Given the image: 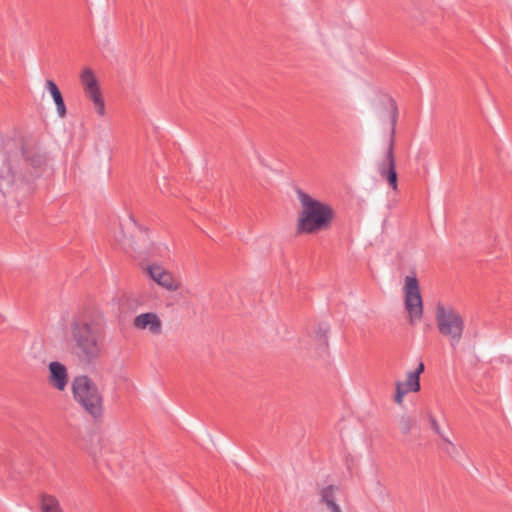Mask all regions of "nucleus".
<instances>
[{"mask_svg": "<svg viewBox=\"0 0 512 512\" xmlns=\"http://www.w3.org/2000/svg\"><path fill=\"white\" fill-rule=\"evenodd\" d=\"M297 198L300 209L296 220V232L299 235H315L330 229L335 219L332 205L301 190L297 192Z\"/></svg>", "mask_w": 512, "mask_h": 512, "instance_id": "obj_1", "label": "nucleus"}, {"mask_svg": "<svg viewBox=\"0 0 512 512\" xmlns=\"http://www.w3.org/2000/svg\"><path fill=\"white\" fill-rule=\"evenodd\" d=\"M36 180L13 157L5 159L0 167V192L6 198L31 192Z\"/></svg>", "mask_w": 512, "mask_h": 512, "instance_id": "obj_2", "label": "nucleus"}, {"mask_svg": "<svg viewBox=\"0 0 512 512\" xmlns=\"http://www.w3.org/2000/svg\"><path fill=\"white\" fill-rule=\"evenodd\" d=\"M34 178L39 179L48 167L49 158L44 142L36 136L22 139L19 154L12 156Z\"/></svg>", "mask_w": 512, "mask_h": 512, "instance_id": "obj_3", "label": "nucleus"}, {"mask_svg": "<svg viewBox=\"0 0 512 512\" xmlns=\"http://www.w3.org/2000/svg\"><path fill=\"white\" fill-rule=\"evenodd\" d=\"M379 119L386 121L390 126V138L387 146L385 159L378 164V172L385 179L393 191L398 190V176L395 168L394 145L395 128L398 118L397 106L393 101L387 103L379 112Z\"/></svg>", "mask_w": 512, "mask_h": 512, "instance_id": "obj_4", "label": "nucleus"}, {"mask_svg": "<svg viewBox=\"0 0 512 512\" xmlns=\"http://www.w3.org/2000/svg\"><path fill=\"white\" fill-rule=\"evenodd\" d=\"M101 333L98 322H73L72 336L82 362L90 364L99 356Z\"/></svg>", "mask_w": 512, "mask_h": 512, "instance_id": "obj_5", "label": "nucleus"}, {"mask_svg": "<svg viewBox=\"0 0 512 512\" xmlns=\"http://www.w3.org/2000/svg\"><path fill=\"white\" fill-rule=\"evenodd\" d=\"M72 392L75 400L94 419H99L103 414L102 396L98 387L86 375H80L72 381Z\"/></svg>", "mask_w": 512, "mask_h": 512, "instance_id": "obj_6", "label": "nucleus"}, {"mask_svg": "<svg viewBox=\"0 0 512 512\" xmlns=\"http://www.w3.org/2000/svg\"><path fill=\"white\" fill-rule=\"evenodd\" d=\"M143 274L157 286L167 292L175 293L182 288L180 278L158 261H148L141 264Z\"/></svg>", "mask_w": 512, "mask_h": 512, "instance_id": "obj_7", "label": "nucleus"}, {"mask_svg": "<svg viewBox=\"0 0 512 512\" xmlns=\"http://www.w3.org/2000/svg\"><path fill=\"white\" fill-rule=\"evenodd\" d=\"M405 310L411 320L423 317V300L419 281L415 273L406 275L403 280Z\"/></svg>", "mask_w": 512, "mask_h": 512, "instance_id": "obj_8", "label": "nucleus"}, {"mask_svg": "<svg viewBox=\"0 0 512 512\" xmlns=\"http://www.w3.org/2000/svg\"><path fill=\"white\" fill-rule=\"evenodd\" d=\"M80 80L84 93L93 103L96 113L104 116L106 113L105 103L94 72L90 68H85L80 74Z\"/></svg>", "mask_w": 512, "mask_h": 512, "instance_id": "obj_9", "label": "nucleus"}, {"mask_svg": "<svg viewBox=\"0 0 512 512\" xmlns=\"http://www.w3.org/2000/svg\"><path fill=\"white\" fill-rule=\"evenodd\" d=\"M329 330V322H314L313 326L309 329L311 337L315 342V349L320 357H323L327 351V333Z\"/></svg>", "mask_w": 512, "mask_h": 512, "instance_id": "obj_10", "label": "nucleus"}, {"mask_svg": "<svg viewBox=\"0 0 512 512\" xmlns=\"http://www.w3.org/2000/svg\"><path fill=\"white\" fill-rule=\"evenodd\" d=\"M49 373L51 383L60 391H63L68 383V373L65 365L58 361L49 363Z\"/></svg>", "mask_w": 512, "mask_h": 512, "instance_id": "obj_11", "label": "nucleus"}, {"mask_svg": "<svg viewBox=\"0 0 512 512\" xmlns=\"http://www.w3.org/2000/svg\"><path fill=\"white\" fill-rule=\"evenodd\" d=\"M438 330L443 336L449 337L454 346L459 343L464 326L463 322H438Z\"/></svg>", "mask_w": 512, "mask_h": 512, "instance_id": "obj_12", "label": "nucleus"}, {"mask_svg": "<svg viewBox=\"0 0 512 512\" xmlns=\"http://www.w3.org/2000/svg\"><path fill=\"white\" fill-rule=\"evenodd\" d=\"M437 320H461L463 315L454 306L438 302L435 306Z\"/></svg>", "mask_w": 512, "mask_h": 512, "instance_id": "obj_13", "label": "nucleus"}, {"mask_svg": "<svg viewBox=\"0 0 512 512\" xmlns=\"http://www.w3.org/2000/svg\"><path fill=\"white\" fill-rule=\"evenodd\" d=\"M46 88L54 100L58 116L64 118L66 115V106L59 88L52 80L46 81Z\"/></svg>", "mask_w": 512, "mask_h": 512, "instance_id": "obj_14", "label": "nucleus"}, {"mask_svg": "<svg viewBox=\"0 0 512 512\" xmlns=\"http://www.w3.org/2000/svg\"><path fill=\"white\" fill-rule=\"evenodd\" d=\"M321 503L326 505L330 512H342L340 506L336 503L335 487L329 485L324 487L320 493Z\"/></svg>", "mask_w": 512, "mask_h": 512, "instance_id": "obj_15", "label": "nucleus"}, {"mask_svg": "<svg viewBox=\"0 0 512 512\" xmlns=\"http://www.w3.org/2000/svg\"><path fill=\"white\" fill-rule=\"evenodd\" d=\"M41 512H63V510L55 497L46 495L41 500Z\"/></svg>", "mask_w": 512, "mask_h": 512, "instance_id": "obj_16", "label": "nucleus"}, {"mask_svg": "<svg viewBox=\"0 0 512 512\" xmlns=\"http://www.w3.org/2000/svg\"><path fill=\"white\" fill-rule=\"evenodd\" d=\"M418 428V421L415 417L403 414L399 418V429L407 435L411 430Z\"/></svg>", "mask_w": 512, "mask_h": 512, "instance_id": "obj_17", "label": "nucleus"}, {"mask_svg": "<svg viewBox=\"0 0 512 512\" xmlns=\"http://www.w3.org/2000/svg\"><path fill=\"white\" fill-rule=\"evenodd\" d=\"M443 445L441 446L443 452L452 459L458 461L461 456V449L458 448L448 437H444Z\"/></svg>", "mask_w": 512, "mask_h": 512, "instance_id": "obj_18", "label": "nucleus"}, {"mask_svg": "<svg viewBox=\"0 0 512 512\" xmlns=\"http://www.w3.org/2000/svg\"><path fill=\"white\" fill-rule=\"evenodd\" d=\"M137 331L148 329L152 334H159L162 330V322H133Z\"/></svg>", "mask_w": 512, "mask_h": 512, "instance_id": "obj_19", "label": "nucleus"}, {"mask_svg": "<svg viewBox=\"0 0 512 512\" xmlns=\"http://www.w3.org/2000/svg\"><path fill=\"white\" fill-rule=\"evenodd\" d=\"M404 383V387L407 388V390L412 392H418L421 388L420 385V378L416 376V374H413L412 372L407 373V379Z\"/></svg>", "mask_w": 512, "mask_h": 512, "instance_id": "obj_20", "label": "nucleus"}, {"mask_svg": "<svg viewBox=\"0 0 512 512\" xmlns=\"http://www.w3.org/2000/svg\"><path fill=\"white\" fill-rule=\"evenodd\" d=\"M119 242L126 251H136L138 248L133 235H123V237L119 239Z\"/></svg>", "mask_w": 512, "mask_h": 512, "instance_id": "obj_21", "label": "nucleus"}, {"mask_svg": "<svg viewBox=\"0 0 512 512\" xmlns=\"http://www.w3.org/2000/svg\"><path fill=\"white\" fill-rule=\"evenodd\" d=\"M409 390H407V388L404 387V383L403 382H396V393H395V402L397 404H401L402 401H403V397L404 395L408 392Z\"/></svg>", "mask_w": 512, "mask_h": 512, "instance_id": "obj_22", "label": "nucleus"}, {"mask_svg": "<svg viewBox=\"0 0 512 512\" xmlns=\"http://www.w3.org/2000/svg\"><path fill=\"white\" fill-rule=\"evenodd\" d=\"M429 422H430V426H431V429L436 433L438 434L442 440H444V437H447L443 431L441 430L438 422L436 421V419L432 416V415H429Z\"/></svg>", "mask_w": 512, "mask_h": 512, "instance_id": "obj_23", "label": "nucleus"}, {"mask_svg": "<svg viewBox=\"0 0 512 512\" xmlns=\"http://www.w3.org/2000/svg\"><path fill=\"white\" fill-rule=\"evenodd\" d=\"M135 320H140V321H143V320H158V317L154 313H143V314L138 315Z\"/></svg>", "mask_w": 512, "mask_h": 512, "instance_id": "obj_24", "label": "nucleus"}, {"mask_svg": "<svg viewBox=\"0 0 512 512\" xmlns=\"http://www.w3.org/2000/svg\"><path fill=\"white\" fill-rule=\"evenodd\" d=\"M425 369L424 363L420 362L417 366V368L414 371H411L413 374H416L420 378V375L423 373Z\"/></svg>", "mask_w": 512, "mask_h": 512, "instance_id": "obj_25", "label": "nucleus"}, {"mask_svg": "<svg viewBox=\"0 0 512 512\" xmlns=\"http://www.w3.org/2000/svg\"><path fill=\"white\" fill-rule=\"evenodd\" d=\"M467 471L472 477H475V474L479 473L478 469L473 464H471V469L467 468Z\"/></svg>", "mask_w": 512, "mask_h": 512, "instance_id": "obj_26", "label": "nucleus"}, {"mask_svg": "<svg viewBox=\"0 0 512 512\" xmlns=\"http://www.w3.org/2000/svg\"><path fill=\"white\" fill-rule=\"evenodd\" d=\"M376 489L378 491V493L381 495L382 494V491H383V488H382V485L379 481L376 482Z\"/></svg>", "mask_w": 512, "mask_h": 512, "instance_id": "obj_27", "label": "nucleus"}]
</instances>
